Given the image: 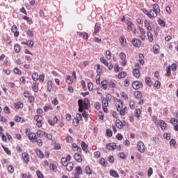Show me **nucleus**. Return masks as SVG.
Returning <instances> with one entry per match:
<instances>
[{
	"mask_svg": "<svg viewBox=\"0 0 178 178\" xmlns=\"http://www.w3.org/2000/svg\"><path fill=\"white\" fill-rule=\"evenodd\" d=\"M79 112H83L84 109H88L90 108V100L85 99L84 102L83 99L78 100Z\"/></svg>",
	"mask_w": 178,
	"mask_h": 178,
	"instance_id": "obj_1",
	"label": "nucleus"
},
{
	"mask_svg": "<svg viewBox=\"0 0 178 178\" xmlns=\"http://www.w3.org/2000/svg\"><path fill=\"white\" fill-rule=\"evenodd\" d=\"M153 8L150 10L149 14V19H155L156 16H158V13L161 12V8H159V5L154 3L153 5Z\"/></svg>",
	"mask_w": 178,
	"mask_h": 178,
	"instance_id": "obj_2",
	"label": "nucleus"
},
{
	"mask_svg": "<svg viewBox=\"0 0 178 178\" xmlns=\"http://www.w3.org/2000/svg\"><path fill=\"white\" fill-rule=\"evenodd\" d=\"M111 99H112V96L110 94L107 95L106 97L102 99V105L105 113H108V106H109V101H111Z\"/></svg>",
	"mask_w": 178,
	"mask_h": 178,
	"instance_id": "obj_3",
	"label": "nucleus"
},
{
	"mask_svg": "<svg viewBox=\"0 0 178 178\" xmlns=\"http://www.w3.org/2000/svg\"><path fill=\"white\" fill-rule=\"evenodd\" d=\"M133 76L136 77V79H140V64L138 63H136L135 64V68L132 71Z\"/></svg>",
	"mask_w": 178,
	"mask_h": 178,
	"instance_id": "obj_4",
	"label": "nucleus"
},
{
	"mask_svg": "<svg viewBox=\"0 0 178 178\" xmlns=\"http://www.w3.org/2000/svg\"><path fill=\"white\" fill-rule=\"evenodd\" d=\"M137 149L140 154H144V152H145V145L144 144V142L141 140L138 141Z\"/></svg>",
	"mask_w": 178,
	"mask_h": 178,
	"instance_id": "obj_5",
	"label": "nucleus"
},
{
	"mask_svg": "<svg viewBox=\"0 0 178 178\" xmlns=\"http://www.w3.org/2000/svg\"><path fill=\"white\" fill-rule=\"evenodd\" d=\"M120 59H121L122 62H121V65L122 66H126V65H127V60L126 59V54H124V52H121L120 54Z\"/></svg>",
	"mask_w": 178,
	"mask_h": 178,
	"instance_id": "obj_6",
	"label": "nucleus"
},
{
	"mask_svg": "<svg viewBox=\"0 0 178 178\" xmlns=\"http://www.w3.org/2000/svg\"><path fill=\"white\" fill-rule=\"evenodd\" d=\"M131 44L135 48H140L141 47V40H140V39L134 38L131 41Z\"/></svg>",
	"mask_w": 178,
	"mask_h": 178,
	"instance_id": "obj_7",
	"label": "nucleus"
},
{
	"mask_svg": "<svg viewBox=\"0 0 178 178\" xmlns=\"http://www.w3.org/2000/svg\"><path fill=\"white\" fill-rule=\"evenodd\" d=\"M141 87H143V83L138 81L132 83V88H134V90H138L139 88H141Z\"/></svg>",
	"mask_w": 178,
	"mask_h": 178,
	"instance_id": "obj_8",
	"label": "nucleus"
},
{
	"mask_svg": "<svg viewBox=\"0 0 178 178\" xmlns=\"http://www.w3.org/2000/svg\"><path fill=\"white\" fill-rule=\"evenodd\" d=\"M126 125V122H122L120 120H115V126L118 129H123L124 126Z\"/></svg>",
	"mask_w": 178,
	"mask_h": 178,
	"instance_id": "obj_9",
	"label": "nucleus"
},
{
	"mask_svg": "<svg viewBox=\"0 0 178 178\" xmlns=\"http://www.w3.org/2000/svg\"><path fill=\"white\" fill-rule=\"evenodd\" d=\"M27 137L29 140H31V141H33V143L35 140H37V135L33 132L28 134Z\"/></svg>",
	"mask_w": 178,
	"mask_h": 178,
	"instance_id": "obj_10",
	"label": "nucleus"
},
{
	"mask_svg": "<svg viewBox=\"0 0 178 178\" xmlns=\"http://www.w3.org/2000/svg\"><path fill=\"white\" fill-rule=\"evenodd\" d=\"M74 158L76 162H79V163L83 162V156H81V154L79 153H75Z\"/></svg>",
	"mask_w": 178,
	"mask_h": 178,
	"instance_id": "obj_11",
	"label": "nucleus"
},
{
	"mask_svg": "<svg viewBox=\"0 0 178 178\" xmlns=\"http://www.w3.org/2000/svg\"><path fill=\"white\" fill-rule=\"evenodd\" d=\"M106 147L110 151H113V149H116V143H108L106 144Z\"/></svg>",
	"mask_w": 178,
	"mask_h": 178,
	"instance_id": "obj_12",
	"label": "nucleus"
},
{
	"mask_svg": "<svg viewBox=\"0 0 178 178\" xmlns=\"http://www.w3.org/2000/svg\"><path fill=\"white\" fill-rule=\"evenodd\" d=\"M22 158L25 163H29V162H30V156L29 154H27V152H24L22 154Z\"/></svg>",
	"mask_w": 178,
	"mask_h": 178,
	"instance_id": "obj_13",
	"label": "nucleus"
},
{
	"mask_svg": "<svg viewBox=\"0 0 178 178\" xmlns=\"http://www.w3.org/2000/svg\"><path fill=\"white\" fill-rule=\"evenodd\" d=\"M158 126H159L161 129V130H165L166 129V122H165L164 120H160L159 121Z\"/></svg>",
	"mask_w": 178,
	"mask_h": 178,
	"instance_id": "obj_14",
	"label": "nucleus"
},
{
	"mask_svg": "<svg viewBox=\"0 0 178 178\" xmlns=\"http://www.w3.org/2000/svg\"><path fill=\"white\" fill-rule=\"evenodd\" d=\"M11 31L14 33L15 37H19V31H17V26L16 25L12 26Z\"/></svg>",
	"mask_w": 178,
	"mask_h": 178,
	"instance_id": "obj_15",
	"label": "nucleus"
},
{
	"mask_svg": "<svg viewBox=\"0 0 178 178\" xmlns=\"http://www.w3.org/2000/svg\"><path fill=\"white\" fill-rule=\"evenodd\" d=\"M116 106H117V111H120V109L123 108V102L122 100L118 99L115 104Z\"/></svg>",
	"mask_w": 178,
	"mask_h": 178,
	"instance_id": "obj_16",
	"label": "nucleus"
},
{
	"mask_svg": "<svg viewBox=\"0 0 178 178\" xmlns=\"http://www.w3.org/2000/svg\"><path fill=\"white\" fill-rule=\"evenodd\" d=\"M77 34L79 37H82L83 40H88V33L86 32H77Z\"/></svg>",
	"mask_w": 178,
	"mask_h": 178,
	"instance_id": "obj_17",
	"label": "nucleus"
},
{
	"mask_svg": "<svg viewBox=\"0 0 178 178\" xmlns=\"http://www.w3.org/2000/svg\"><path fill=\"white\" fill-rule=\"evenodd\" d=\"M126 24L127 25V29L128 30H129L130 31H133V27H134V24H133V22L127 20L126 21Z\"/></svg>",
	"mask_w": 178,
	"mask_h": 178,
	"instance_id": "obj_18",
	"label": "nucleus"
},
{
	"mask_svg": "<svg viewBox=\"0 0 178 178\" xmlns=\"http://www.w3.org/2000/svg\"><path fill=\"white\" fill-rule=\"evenodd\" d=\"M14 106L15 109H23V106H24V105L23 104V102H18L14 104Z\"/></svg>",
	"mask_w": 178,
	"mask_h": 178,
	"instance_id": "obj_19",
	"label": "nucleus"
},
{
	"mask_svg": "<svg viewBox=\"0 0 178 178\" xmlns=\"http://www.w3.org/2000/svg\"><path fill=\"white\" fill-rule=\"evenodd\" d=\"M120 42L122 47H125L126 44H127V42L126 41V38L124 36H120Z\"/></svg>",
	"mask_w": 178,
	"mask_h": 178,
	"instance_id": "obj_20",
	"label": "nucleus"
},
{
	"mask_svg": "<svg viewBox=\"0 0 178 178\" xmlns=\"http://www.w3.org/2000/svg\"><path fill=\"white\" fill-rule=\"evenodd\" d=\"M81 147L85 152H88V145L86 144V142H81Z\"/></svg>",
	"mask_w": 178,
	"mask_h": 178,
	"instance_id": "obj_21",
	"label": "nucleus"
},
{
	"mask_svg": "<svg viewBox=\"0 0 178 178\" xmlns=\"http://www.w3.org/2000/svg\"><path fill=\"white\" fill-rule=\"evenodd\" d=\"M22 44L24 45H27L28 47H29V48H32V47H33L34 45V42H33V40H28L26 42H22Z\"/></svg>",
	"mask_w": 178,
	"mask_h": 178,
	"instance_id": "obj_22",
	"label": "nucleus"
},
{
	"mask_svg": "<svg viewBox=\"0 0 178 178\" xmlns=\"http://www.w3.org/2000/svg\"><path fill=\"white\" fill-rule=\"evenodd\" d=\"M72 149L76 151L77 152H81V147L77 145L76 143L72 144Z\"/></svg>",
	"mask_w": 178,
	"mask_h": 178,
	"instance_id": "obj_23",
	"label": "nucleus"
},
{
	"mask_svg": "<svg viewBox=\"0 0 178 178\" xmlns=\"http://www.w3.org/2000/svg\"><path fill=\"white\" fill-rule=\"evenodd\" d=\"M110 175H111L112 177H119V174L118 173V171L115 170H110Z\"/></svg>",
	"mask_w": 178,
	"mask_h": 178,
	"instance_id": "obj_24",
	"label": "nucleus"
},
{
	"mask_svg": "<svg viewBox=\"0 0 178 178\" xmlns=\"http://www.w3.org/2000/svg\"><path fill=\"white\" fill-rule=\"evenodd\" d=\"M118 112H120L121 116H124V115L127 113V107H124L123 108L118 110Z\"/></svg>",
	"mask_w": 178,
	"mask_h": 178,
	"instance_id": "obj_25",
	"label": "nucleus"
},
{
	"mask_svg": "<svg viewBox=\"0 0 178 178\" xmlns=\"http://www.w3.org/2000/svg\"><path fill=\"white\" fill-rule=\"evenodd\" d=\"M74 167V164L73 163L70 162L68 163V165H66V169L68 170V172H72L73 170V168Z\"/></svg>",
	"mask_w": 178,
	"mask_h": 178,
	"instance_id": "obj_26",
	"label": "nucleus"
},
{
	"mask_svg": "<svg viewBox=\"0 0 178 178\" xmlns=\"http://www.w3.org/2000/svg\"><path fill=\"white\" fill-rule=\"evenodd\" d=\"M95 67H96V72L97 73V75L101 74V73H102V69H101V65L97 64L95 66Z\"/></svg>",
	"mask_w": 178,
	"mask_h": 178,
	"instance_id": "obj_27",
	"label": "nucleus"
},
{
	"mask_svg": "<svg viewBox=\"0 0 178 178\" xmlns=\"http://www.w3.org/2000/svg\"><path fill=\"white\" fill-rule=\"evenodd\" d=\"M99 30H101V25L97 23L95 26L94 34H97V33H99Z\"/></svg>",
	"mask_w": 178,
	"mask_h": 178,
	"instance_id": "obj_28",
	"label": "nucleus"
},
{
	"mask_svg": "<svg viewBox=\"0 0 178 178\" xmlns=\"http://www.w3.org/2000/svg\"><path fill=\"white\" fill-rule=\"evenodd\" d=\"M35 152L39 158H44V153H42V152L40 149H35Z\"/></svg>",
	"mask_w": 178,
	"mask_h": 178,
	"instance_id": "obj_29",
	"label": "nucleus"
},
{
	"mask_svg": "<svg viewBox=\"0 0 178 178\" xmlns=\"http://www.w3.org/2000/svg\"><path fill=\"white\" fill-rule=\"evenodd\" d=\"M147 35L149 42H152V41H154V36L152 35V33L149 31L147 33Z\"/></svg>",
	"mask_w": 178,
	"mask_h": 178,
	"instance_id": "obj_30",
	"label": "nucleus"
},
{
	"mask_svg": "<svg viewBox=\"0 0 178 178\" xmlns=\"http://www.w3.org/2000/svg\"><path fill=\"white\" fill-rule=\"evenodd\" d=\"M1 147H2L3 149L4 150V152H6V154H7V155H12V152H10L9 148L5 147V145H2Z\"/></svg>",
	"mask_w": 178,
	"mask_h": 178,
	"instance_id": "obj_31",
	"label": "nucleus"
},
{
	"mask_svg": "<svg viewBox=\"0 0 178 178\" xmlns=\"http://www.w3.org/2000/svg\"><path fill=\"white\" fill-rule=\"evenodd\" d=\"M47 90L48 92H51V90H52V81H47Z\"/></svg>",
	"mask_w": 178,
	"mask_h": 178,
	"instance_id": "obj_32",
	"label": "nucleus"
},
{
	"mask_svg": "<svg viewBox=\"0 0 178 178\" xmlns=\"http://www.w3.org/2000/svg\"><path fill=\"white\" fill-rule=\"evenodd\" d=\"M145 26L148 31H151V30H152V28L149 25L148 20H145Z\"/></svg>",
	"mask_w": 178,
	"mask_h": 178,
	"instance_id": "obj_33",
	"label": "nucleus"
},
{
	"mask_svg": "<svg viewBox=\"0 0 178 178\" xmlns=\"http://www.w3.org/2000/svg\"><path fill=\"white\" fill-rule=\"evenodd\" d=\"M36 136H38V137H40V138L44 137V136H45V132L41 131V130H38L36 132Z\"/></svg>",
	"mask_w": 178,
	"mask_h": 178,
	"instance_id": "obj_34",
	"label": "nucleus"
},
{
	"mask_svg": "<svg viewBox=\"0 0 178 178\" xmlns=\"http://www.w3.org/2000/svg\"><path fill=\"white\" fill-rule=\"evenodd\" d=\"M134 97L137 99H140V98H141V97H143V94L141 93V92L137 91V92H134Z\"/></svg>",
	"mask_w": 178,
	"mask_h": 178,
	"instance_id": "obj_35",
	"label": "nucleus"
},
{
	"mask_svg": "<svg viewBox=\"0 0 178 178\" xmlns=\"http://www.w3.org/2000/svg\"><path fill=\"white\" fill-rule=\"evenodd\" d=\"M141 115V110L139 108H136L135 110V117L137 118V119H140V115Z\"/></svg>",
	"mask_w": 178,
	"mask_h": 178,
	"instance_id": "obj_36",
	"label": "nucleus"
},
{
	"mask_svg": "<svg viewBox=\"0 0 178 178\" xmlns=\"http://www.w3.org/2000/svg\"><path fill=\"white\" fill-rule=\"evenodd\" d=\"M35 122H42V116L41 115H36L34 117Z\"/></svg>",
	"mask_w": 178,
	"mask_h": 178,
	"instance_id": "obj_37",
	"label": "nucleus"
},
{
	"mask_svg": "<svg viewBox=\"0 0 178 178\" xmlns=\"http://www.w3.org/2000/svg\"><path fill=\"white\" fill-rule=\"evenodd\" d=\"M66 82L67 84H73V78H72V76L68 75L66 79Z\"/></svg>",
	"mask_w": 178,
	"mask_h": 178,
	"instance_id": "obj_38",
	"label": "nucleus"
},
{
	"mask_svg": "<svg viewBox=\"0 0 178 178\" xmlns=\"http://www.w3.org/2000/svg\"><path fill=\"white\" fill-rule=\"evenodd\" d=\"M153 49H154V54H155V55H156V54H159V45L158 44L154 45Z\"/></svg>",
	"mask_w": 178,
	"mask_h": 178,
	"instance_id": "obj_39",
	"label": "nucleus"
},
{
	"mask_svg": "<svg viewBox=\"0 0 178 178\" xmlns=\"http://www.w3.org/2000/svg\"><path fill=\"white\" fill-rule=\"evenodd\" d=\"M106 58L108 60H109V59H111V58H112V52H111V51L106 50Z\"/></svg>",
	"mask_w": 178,
	"mask_h": 178,
	"instance_id": "obj_40",
	"label": "nucleus"
},
{
	"mask_svg": "<svg viewBox=\"0 0 178 178\" xmlns=\"http://www.w3.org/2000/svg\"><path fill=\"white\" fill-rule=\"evenodd\" d=\"M127 76V74L126 72H122L118 74V79H124V77H126Z\"/></svg>",
	"mask_w": 178,
	"mask_h": 178,
	"instance_id": "obj_41",
	"label": "nucleus"
},
{
	"mask_svg": "<svg viewBox=\"0 0 178 178\" xmlns=\"http://www.w3.org/2000/svg\"><path fill=\"white\" fill-rule=\"evenodd\" d=\"M43 110L44 112H48V111H52V106L51 105L44 106L43 107Z\"/></svg>",
	"mask_w": 178,
	"mask_h": 178,
	"instance_id": "obj_42",
	"label": "nucleus"
},
{
	"mask_svg": "<svg viewBox=\"0 0 178 178\" xmlns=\"http://www.w3.org/2000/svg\"><path fill=\"white\" fill-rule=\"evenodd\" d=\"M32 80L37 81L38 80V73L35 72L32 74Z\"/></svg>",
	"mask_w": 178,
	"mask_h": 178,
	"instance_id": "obj_43",
	"label": "nucleus"
},
{
	"mask_svg": "<svg viewBox=\"0 0 178 178\" xmlns=\"http://www.w3.org/2000/svg\"><path fill=\"white\" fill-rule=\"evenodd\" d=\"M32 89L34 92H38V86H37V83H33Z\"/></svg>",
	"mask_w": 178,
	"mask_h": 178,
	"instance_id": "obj_44",
	"label": "nucleus"
},
{
	"mask_svg": "<svg viewBox=\"0 0 178 178\" xmlns=\"http://www.w3.org/2000/svg\"><path fill=\"white\" fill-rule=\"evenodd\" d=\"M99 163L102 165V166H106V161L104 158L100 159V160L99 161Z\"/></svg>",
	"mask_w": 178,
	"mask_h": 178,
	"instance_id": "obj_45",
	"label": "nucleus"
},
{
	"mask_svg": "<svg viewBox=\"0 0 178 178\" xmlns=\"http://www.w3.org/2000/svg\"><path fill=\"white\" fill-rule=\"evenodd\" d=\"M86 175H92V170H91V168L88 165L86 167Z\"/></svg>",
	"mask_w": 178,
	"mask_h": 178,
	"instance_id": "obj_46",
	"label": "nucleus"
},
{
	"mask_svg": "<svg viewBox=\"0 0 178 178\" xmlns=\"http://www.w3.org/2000/svg\"><path fill=\"white\" fill-rule=\"evenodd\" d=\"M129 104V107L131 109H134V108H136V103L134 102V100H130Z\"/></svg>",
	"mask_w": 178,
	"mask_h": 178,
	"instance_id": "obj_47",
	"label": "nucleus"
},
{
	"mask_svg": "<svg viewBox=\"0 0 178 178\" xmlns=\"http://www.w3.org/2000/svg\"><path fill=\"white\" fill-rule=\"evenodd\" d=\"M61 163L63 166H67L68 165L69 163H67V161L66 160V158L63 157L61 159Z\"/></svg>",
	"mask_w": 178,
	"mask_h": 178,
	"instance_id": "obj_48",
	"label": "nucleus"
},
{
	"mask_svg": "<svg viewBox=\"0 0 178 178\" xmlns=\"http://www.w3.org/2000/svg\"><path fill=\"white\" fill-rule=\"evenodd\" d=\"M14 49L17 54H19V52H20V46L19 45V44H16L14 46Z\"/></svg>",
	"mask_w": 178,
	"mask_h": 178,
	"instance_id": "obj_49",
	"label": "nucleus"
},
{
	"mask_svg": "<svg viewBox=\"0 0 178 178\" xmlns=\"http://www.w3.org/2000/svg\"><path fill=\"white\" fill-rule=\"evenodd\" d=\"M34 143H37L38 145H39V147L42 146V140L41 139H38L36 138V139H35Z\"/></svg>",
	"mask_w": 178,
	"mask_h": 178,
	"instance_id": "obj_50",
	"label": "nucleus"
},
{
	"mask_svg": "<svg viewBox=\"0 0 178 178\" xmlns=\"http://www.w3.org/2000/svg\"><path fill=\"white\" fill-rule=\"evenodd\" d=\"M100 62L103 63V65L108 66V61L106 59H104V57L100 58Z\"/></svg>",
	"mask_w": 178,
	"mask_h": 178,
	"instance_id": "obj_51",
	"label": "nucleus"
},
{
	"mask_svg": "<svg viewBox=\"0 0 178 178\" xmlns=\"http://www.w3.org/2000/svg\"><path fill=\"white\" fill-rule=\"evenodd\" d=\"M106 134L107 137H112L113 136L112 130H111L110 129H106Z\"/></svg>",
	"mask_w": 178,
	"mask_h": 178,
	"instance_id": "obj_52",
	"label": "nucleus"
},
{
	"mask_svg": "<svg viewBox=\"0 0 178 178\" xmlns=\"http://www.w3.org/2000/svg\"><path fill=\"white\" fill-rule=\"evenodd\" d=\"M76 173L79 175H83V169L81 168V167L77 166L76 167Z\"/></svg>",
	"mask_w": 178,
	"mask_h": 178,
	"instance_id": "obj_53",
	"label": "nucleus"
},
{
	"mask_svg": "<svg viewBox=\"0 0 178 178\" xmlns=\"http://www.w3.org/2000/svg\"><path fill=\"white\" fill-rule=\"evenodd\" d=\"M88 88L89 91H92V90H94V85L92 84V83L89 82L88 83Z\"/></svg>",
	"mask_w": 178,
	"mask_h": 178,
	"instance_id": "obj_54",
	"label": "nucleus"
},
{
	"mask_svg": "<svg viewBox=\"0 0 178 178\" xmlns=\"http://www.w3.org/2000/svg\"><path fill=\"white\" fill-rule=\"evenodd\" d=\"M121 97H122V98H124V99H125V101H127V99H129V96H128L127 94H126V92H122L121 93Z\"/></svg>",
	"mask_w": 178,
	"mask_h": 178,
	"instance_id": "obj_55",
	"label": "nucleus"
},
{
	"mask_svg": "<svg viewBox=\"0 0 178 178\" xmlns=\"http://www.w3.org/2000/svg\"><path fill=\"white\" fill-rule=\"evenodd\" d=\"M13 72L15 74H22V70H19L17 67H15Z\"/></svg>",
	"mask_w": 178,
	"mask_h": 178,
	"instance_id": "obj_56",
	"label": "nucleus"
},
{
	"mask_svg": "<svg viewBox=\"0 0 178 178\" xmlns=\"http://www.w3.org/2000/svg\"><path fill=\"white\" fill-rule=\"evenodd\" d=\"M82 116H83V118H84L86 122H87L88 120V113H87V112L84 111L82 113Z\"/></svg>",
	"mask_w": 178,
	"mask_h": 178,
	"instance_id": "obj_57",
	"label": "nucleus"
},
{
	"mask_svg": "<svg viewBox=\"0 0 178 178\" xmlns=\"http://www.w3.org/2000/svg\"><path fill=\"white\" fill-rule=\"evenodd\" d=\"M154 86L156 88H157V90H159V88H161V82L159 81H156L154 83Z\"/></svg>",
	"mask_w": 178,
	"mask_h": 178,
	"instance_id": "obj_58",
	"label": "nucleus"
},
{
	"mask_svg": "<svg viewBox=\"0 0 178 178\" xmlns=\"http://www.w3.org/2000/svg\"><path fill=\"white\" fill-rule=\"evenodd\" d=\"M102 86L103 87L104 90H106L107 86H106V80H103L101 82Z\"/></svg>",
	"mask_w": 178,
	"mask_h": 178,
	"instance_id": "obj_59",
	"label": "nucleus"
},
{
	"mask_svg": "<svg viewBox=\"0 0 178 178\" xmlns=\"http://www.w3.org/2000/svg\"><path fill=\"white\" fill-rule=\"evenodd\" d=\"M80 123V121L76 120V118H74L73 120V124L75 127H77V126H79V124Z\"/></svg>",
	"mask_w": 178,
	"mask_h": 178,
	"instance_id": "obj_60",
	"label": "nucleus"
},
{
	"mask_svg": "<svg viewBox=\"0 0 178 178\" xmlns=\"http://www.w3.org/2000/svg\"><path fill=\"white\" fill-rule=\"evenodd\" d=\"M170 134H168V133H165L163 134V138H165V140H170Z\"/></svg>",
	"mask_w": 178,
	"mask_h": 178,
	"instance_id": "obj_61",
	"label": "nucleus"
},
{
	"mask_svg": "<svg viewBox=\"0 0 178 178\" xmlns=\"http://www.w3.org/2000/svg\"><path fill=\"white\" fill-rule=\"evenodd\" d=\"M170 122L171 123V124H177L178 120L176 118H172Z\"/></svg>",
	"mask_w": 178,
	"mask_h": 178,
	"instance_id": "obj_62",
	"label": "nucleus"
},
{
	"mask_svg": "<svg viewBox=\"0 0 178 178\" xmlns=\"http://www.w3.org/2000/svg\"><path fill=\"white\" fill-rule=\"evenodd\" d=\"M175 145H176V140L172 138L170 141V147H175Z\"/></svg>",
	"mask_w": 178,
	"mask_h": 178,
	"instance_id": "obj_63",
	"label": "nucleus"
},
{
	"mask_svg": "<svg viewBox=\"0 0 178 178\" xmlns=\"http://www.w3.org/2000/svg\"><path fill=\"white\" fill-rule=\"evenodd\" d=\"M36 175L38 178H44V175L40 170L36 172Z\"/></svg>",
	"mask_w": 178,
	"mask_h": 178,
	"instance_id": "obj_64",
	"label": "nucleus"
}]
</instances>
